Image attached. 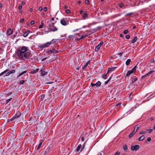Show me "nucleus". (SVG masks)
I'll use <instances>...</instances> for the list:
<instances>
[{
	"instance_id": "nucleus-54",
	"label": "nucleus",
	"mask_w": 155,
	"mask_h": 155,
	"mask_svg": "<svg viewBox=\"0 0 155 155\" xmlns=\"http://www.w3.org/2000/svg\"><path fill=\"white\" fill-rule=\"evenodd\" d=\"M132 93H133L132 92L130 94V95H129V97L131 99V98H132V95H132Z\"/></svg>"
},
{
	"instance_id": "nucleus-49",
	"label": "nucleus",
	"mask_w": 155,
	"mask_h": 155,
	"mask_svg": "<svg viewBox=\"0 0 155 155\" xmlns=\"http://www.w3.org/2000/svg\"><path fill=\"white\" fill-rule=\"evenodd\" d=\"M126 38L127 39H129L130 38V36L129 35H127L125 36Z\"/></svg>"
},
{
	"instance_id": "nucleus-60",
	"label": "nucleus",
	"mask_w": 155,
	"mask_h": 155,
	"mask_svg": "<svg viewBox=\"0 0 155 155\" xmlns=\"http://www.w3.org/2000/svg\"><path fill=\"white\" fill-rule=\"evenodd\" d=\"M30 23L31 25H33L35 23V21H32Z\"/></svg>"
},
{
	"instance_id": "nucleus-32",
	"label": "nucleus",
	"mask_w": 155,
	"mask_h": 155,
	"mask_svg": "<svg viewBox=\"0 0 155 155\" xmlns=\"http://www.w3.org/2000/svg\"><path fill=\"white\" fill-rule=\"evenodd\" d=\"M42 144V143H40L38 145V147H37V150H39V149H40V147H41V145Z\"/></svg>"
},
{
	"instance_id": "nucleus-44",
	"label": "nucleus",
	"mask_w": 155,
	"mask_h": 155,
	"mask_svg": "<svg viewBox=\"0 0 155 155\" xmlns=\"http://www.w3.org/2000/svg\"><path fill=\"white\" fill-rule=\"evenodd\" d=\"M12 98H9L6 101V104H7L9 102H10L11 100H12Z\"/></svg>"
},
{
	"instance_id": "nucleus-11",
	"label": "nucleus",
	"mask_w": 155,
	"mask_h": 155,
	"mask_svg": "<svg viewBox=\"0 0 155 155\" xmlns=\"http://www.w3.org/2000/svg\"><path fill=\"white\" fill-rule=\"evenodd\" d=\"M101 46H100V45H98L97 46H96L95 48V51L96 52H97L100 49Z\"/></svg>"
},
{
	"instance_id": "nucleus-20",
	"label": "nucleus",
	"mask_w": 155,
	"mask_h": 155,
	"mask_svg": "<svg viewBox=\"0 0 155 155\" xmlns=\"http://www.w3.org/2000/svg\"><path fill=\"white\" fill-rule=\"evenodd\" d=\"M132 73H133L130 70L128 71L126 74V77H129L130 75Z\"/></svg>"
},
{
	"instance_id": "nucleus-34",
	"label": "nucleus",
	"mask_w": 155,
	"mask_h": 155,
	"mask_svg": "<svg viewBox=\"0 0 155 155\" xmlns=\"http://www.w3.org/2000/svg\"><path fill=\"white\" fill-rule=\"evenodd\" d=\"M55 42V41L54 39H52L50 42H49V43L50 44V45L54 43Z\"/></svg>"
},
{
	"instance_id": "nucleus-21",
	"label": "nucleus",
	"mask_w": 155,
	"mask_h": 155,
	"mask_svg": "<svg viewBox=\"0 0 155 155\" xmlns=\"http://www.w3.org/2000/svg\"><path fill=\"white\" fill-rule=\"evenodd\" d=\"M153 72V71H150L148 73L146 74H145V75L142 76L141 77L142 78H144L145 77H146L148 75L152 73Z\"/></svg>"
},
{
	"instance_id": "nucleus-37",
	"label": "nucleus",
	"mask_w": 155,
	"mask_h": 155,
	"mask_svg": "<svg viewBox=\"0 0 155 155\" xmlns=\"http://www.w3.org/2000/svg\"><path fill=\"white\" fill-rule=\"evenodd\" d=\"M45 97V95L44 94L41 95V100L42 101L44 99Z\"/></svg>"
},
{
	"instance_id": "nucleus-64",
	"label": "nucleus",
	"mask_w": 155,
	"mask_h": 155,
	"mask_svg": "<svg viewBox=\"0 0 155 155\" xmlns=\"http://www.w3.org/2000/svg\"><path fill=\"white\" fill-rule=\"evenodd\" d=\"M145 133H146V132H144V131H142V132H140V134H145Z\"/></svg>"
},
{
	"instance_id": "nucleus-14",
	"label": "nucleus",
	"mask_w": 155,
	"mask_h": 155,
	"mask_svg": "<svg viewBox=\"0 0 155 155\" xmlns=\"http://www.w3.org/2000/svg\"><path fill=\"white\" fill-rule=\"evenodd\" d=\"M39 70V69L37 68L35 70H33L31 71V74H34L36 73V72H38V71Z\"/></svg>"
},
{
	"instance_id": "nucleus-5",
	"label": "nucleus",
	"mask_w": 155,
	"mask_h": 155,
	"mask_svg": "<svg viewBox=\"0 0 155 155\" xmlns=\"http://www.w3.org/2000/svg\"><path fill=\"white\" fill-rule=\"evenodd\" d=\"M58 30V28L55 27L54 26H52V27L50 28L49 31H52L53 32H54L56 31H57Z\"/></svg>"
},
{
	"instance_id": "nucleus-4",
	"label": "nucleus",
	"mask_w": 155,
	"mask_h": 155,
	"mask_svg": "<svg viewBox=\"0 0 155 155\" xmlns=\"http://www.w3.org/2000/svg\"><path fill=\"white\" fill-rule=\"evenodd\" d=\"M60 23L62 25L65 26L67 25V22L64 18L62 19L60 21Z\"/></svg>"
},
{
	"instance_id": "nucleus-31",
	"label": "nucleus",
	"mask_w": 155,
	"mask_h": 155,
	"mask_svg": "<svg viewBox=\"0 0 155 155\" xmlns=\"http://www.w3.org/2000/svg\"><path fill=\"white\" fill-rule=\"evenodd\" d=\"M41 25L39 26V28H41L43 27V21H41Z\"/></svg>"
},
{
	"instance_id": "nucleus-22",
	"label": "nucleus",
	"mask_w": 155,
	"mask_h": 155,
	"mask_svg": "<svg viewBox=\"0 0 155 155\" xmlns=\"http://www.w3.org/2000/svg\"><path fill=\"white\" fill-rule=\"evenodd\" d=\"M8 71H9V70H8V69L4 71L3 72H2L0 74V76H1L3 75L4 74H5Z\"/></svg>"
},
{
	"instance_id": "nucleus-19",
	"label": "nucleus",
	"mask_w": 155,
	"mask_h": 155,
	"mask_svg": "<svg viewBox=\"0 0 155 155\" xmlns=\"http://www.w3.org/2000/svg\"><path fill=\"white\" fill-rule=\"evenodd\" d=\"M144 135H142L139 137L138 140L139 141H141L143 140L144 139Z\"/></svg>"
},
{
	"instance_id": "nucleus-51",
	"label": "nucleus",
	"mask_w": 155,
	"mask_h": 155,
	"mask_svg": "<svg viewBox=\"0 0 155 155\" xmlns=\"http://www.w3.org/2000/svg\"><path fill=\"white\" fill-rule=\"evenodd\" d=\"M151 140V138L150 137H148L147 139V141L148 142H150Z\"/></svg>"
},
{
	"instance_id": "nucleus-59",
	"label": "nucleus",
	"mask_w": 155,
	"mask_h": 155,
	"mask_svg": "<svg viewBox=\"0 0 155 155\" xmlns=\"http://www.w3.org/2000/svg\"><path fill=\"white\" fill-rule=\"evenodd\" d=\"M47 59V58H42V60H41V61H44Z\"/></svg>"
},
{
	"instance_id": "nucleus-8",
	"label": "nucleus",
	"mask_w": 155,
	"mask_h": 155,
	"mask_svg": "<svg viewBox=\"0 0 155 155\" xmlns=\"http://www.w3.org/2000/svg\"><path fill=\"white\" fill-rule=\"evenodd\" d=\"M86 11H84L83 12V17L84 19H85V18H87L88 17V15L86 13Z\"/></svg>"
},
{
	"instance_id": "nucleus-25",
	"label": "nucleus",
	"mask_w": 155,
	"mask_h": 155,
	"mask_svg": "<svg viewBox=\"0 0 155 155\" xmlns=\"http://www.w3.org/2000/svg\"><path fill=\"white\" fill-rule=\"evenodd\" d=\"M133 14V13L131 12L130 13H129L126 14L125 15V17H130L131 15Z\"/></svg>"
},
{
	"instance_id": "nucleus-12",
	"label": "nucleus",
	"mask_w": 155,
	"mask_h": 155,
	"mask_svg": "<svg viewBox=\"0 0 155 155\" xmlns=\"http://www.w3.org/2000/svg\"><path fill=\"white\" fill-rule=\"evenodd\" d=\"M116 68V67H113L110 68L108 70L107 73V74L109 73V72L111 71H113Z\"/></svg>"
},
{
	"instance_id": "nucleus-2",
	"label": "nucleus",
	"mask_w": 155,
	"mask_h": 155,
	"mask_svg": "<svg viewBox=\"0 0 155 155\" xmlns=\"http://www.w3.org/2000/svg\"><path fill=\"white\" fill-rule=\"evenodd\" d=\"M140 148V146L138 145H136L134 146H132L131 147V149L132 151L137 150Z\"/></svg>"
},
{
	"instance_id": "nucleus-47",
	"label": "nucleus",
	"mask_w": 155,
	"mask_h": 155,
	"mask_svg": "<svg viewBox=\"0 0 155 155\" xmlns=\"http://www.w3.org/2000/svg\"><path fill=\"white\" fill-rule=\"evenodd\" d=\"M65 12L68 13H71V11L68 9H67L65 10Z\"/></svg>"
},
{
	"instance_id": "nucleus-43",
	"label": "nucleus",
	"mask_w": 155,
	"mask_h": 155,
	"mask_svg": "<svg viewBox=\"0 0 155 155\" xmlns=\"http://www.w3.org/2000/svg\"><path fill=\"white\" fill-rule=\"evenodd\" d=\"M25 82V81L24 80L20 81L19 82V84L20 85L21 84H23V83H24Z\"/></svg>"
},
{
	"instance_id": "nucleus-62",
	"label": "nucleus",
	"mask_w": 155,
	"mask_h": 155,
	"mask_svg": "<svg viewBox=\"0 0 155 155\" xmlns=\"http://www.w3.org/2000/svg\"><path fill=\"white\" fill-rule=\"evenodd\" d=\"M101 26H99L97 28L98 29V30H100L101 29Z\"/></svg>"
},
{
	"instance_id": "nucleus-18",
	"label": "nucleus",
	"mask_w": 155,
	"mask_h": 155,
	"mask_svg": "<svg viewBox=\"0 0 155 155\" xmlns=\"http://www.w3.org/2000/svg\"><path fill=\"white\" fill-rule=\"evenodd\" d=\"M123 147L124 150L125 151L127 152V145L126 144H124L123 145Z\"/></svg>"
},
{
	"instance_id": "nucleus-38",
	"label": "nucleus",
	"mask_w": 155,
	"mask_h": 155,
	"mask_svg": "<svg viewBox=\"0 0 155 155\" xmlns=\"http://www.w3.org/2000/svg\"><path fill=\"white\" fill-rule=\"evenodd\" d=\"M52 27V24H51V23H49V25L47 27L48 28H49L50 30V28H51V27Z\"/></svg>"
},
{
	"instance_id": "nucleus-1",
	"label": "nucleus",
	"mask_w": 155,
	"mask_h": 155,
	"mask_svg": "<svg viewBox=\"0 0 155 155\" xmlns=\"http://www.w3.org/2000/svg\"><path fill=\"white\" fill-rule=\"evenodd\" d=\"M15 54L20 59L24 60L25 58H28L31 56V51L25 46L17 49Z\"/></svg>"
},
{
	"instance_id": "nucleus-30",
	"label": "nucleus",
	"mask_w": 155,
	"mask_h": 155,
	"mask_svg": "<svg viewBox=\"0 0 155 155\" xmlns=\"http://www.w3.org/2000/svg\"><path fill=\"white\" fill-rule=\"evenodd\" d=\"M38 47L40 48H45V47L44 45V44H43V45H41L39 46Z\"/></svg>"
},
{
	"instance_id": "nucleus-23",
	"label": "nucleus",
	"mask_w": 155,
	"mask_h": 155,
	"mask_svg": "<svg viewBox=\"0 0 155 155\" xmlns=\"http://www.w3.org/2000/svg\"><path fill=\"white\" fill-rule=\"evenodd\" d=\"M137 37H135L132 40L131 43H135L137 40Z\"/></svg>"
},
{
	"instance_id": "nucleus-50",
	"label": "nucleus",
	"mask_w": 155,
	"mask_h": 155,
	"mask_svg": "<svg viewBox=\"0 0 155 155\" xmlns=\"http://www.w3.org/2000/svg\"><path fill=\"white\" fill-rule=\"evenodd\" d=\"M119 6L121 8H122L124 6V5L122 3L119 4Z\"/></svg>"
},
{
	"instance_id": "nucleus-28",
	"label": "nucleus",
	"mask_w": 155,
	"mask_h": 155,
	"mask_svg": "<svg viewBox=\"0 0 155 155\" xmlns=\"http://www.w3.org/2000/svg\"><path fill=\"white\" fill-rule=\"evenodd\" d=\"M44 45L45 47H48L50 45V44L49 43V42H48L44 44Z\"/></svg>"
},
{
	"instance_id": "nucleus-52",
	"label": "nucleus",
	"mask_w": 155,
	"mask_h": 155,
	"mask_svg": "<svg viewBox=\"0 0 155 155\" xmlns=\"http://www.w3.org/2000/svg\"><path fill=\"white\" fill-rule=\"evenodd\" d=\"M42 10V7H40L39 8L38 10L41 11Z\"/></svg>"
},
{
	"instance_id": "nucleus-57",
	"label": "nucleus",
	"mask_w": 155,
	"mask_h": 155,
	"mask_svg": "<svg viewBox=\"0 0 155 155\" xmlns=\"http://www.w3.org/2000/svg\"><path fill=\"white\" fill-rule=\"evenodd\" d=\"M120 154V152L119 151L117 152L114 155H119Z\"/></svg>"
},
{
	"instance_id": "nucleus-33",
	"label": "nucleus",
	"mask_w": 155,
	"mask_h": 155,
	"mask_svg": "<svg viewBox=\"0 0 155 155\" xmlns=\"http://www.w3.org/2000/svg\"><path fill=\"white\" fill-rule=\"evenodd\" d=\"M97 85L98 87H99L101 85V83L99 81H98L97 82Z\"/></svg>"
},
{
	"instance_id": "nucleus-35",
	"label": "nucleus",
	"mask_w": 155,
	"mask_h": 155,
	"mask_svg": "<svg viewBox=\"0 0 155 155\" xmlns=\"http://www.w3.org/2000/svg\"><path fill=\"white\" fill-rule=\"evenodd\" d=\"M16 118L14 116V117H12V118H11L10 119L8 120V122H10L12 121L13 120H14Z\"/></svg>"
},
{
	"instance_id": "nucleus-61",
	"label": "nucleus",
	"mask_w": 155,
	"mask_h": 155,
	"mask_svg": "<svg viewBox=\"0 0 155 155\" xmlns=\"http://www.w3.org/2000/svg\"><path fill=\"white\" fill-rule=\"evenodd\" d=\"M10 74L9 72H8L6 74V75L5 76H8Z\"/></svg>"
},
{
	"instance_id": "nucleus-39",
	"label": "nucleus",
	"mask_w": 155,
	"mask_h": 155,
	"mask_svg": "<svg viewBox=\"0 0 155 155\" xmlns=\"http://www.w3.org/2000/svg\"><path fill=\"white\" fill-rule=\"evenodd\" d=\"M128 32V30H126L124 31L123 32V33L124 34H127Z\"/></svg>"
},
{
	"instance_id": "nucleus-46",
	"label": "nucleus",
	"mask_w": 155,
	"mask_h": 155,
	"mask_svg": "<svg viewBox=\"0 0 155 155\" xmlns=\"http://www.w3.org/2000/svg\"><path fill=\"white\" fill-rule=\"evenodd\" d=\"M107 74H105V75H102V77H103V78L104 79H106V78H107Z\"/></svg>"
},
{
	"instance_id": "nucleus-16",
	"label": "nucleus",
	"mask_w": 155,
	"mask_h": 155,
	"mask_svg": "<svg viewBox=\"0 0 155 155\" xmlns=\"http://www.w3.org/2000/svg\"><path fill=\"white\" fill-rule=\"evenodd\" d=\"M81 147H82V145H81V144H79L78 145V147H77V149L75 150L76 152H78V151H79V150H80V149Z\"/></svg>"
},
{
	"instance_id": "nucleus-10",
	"label": "nucleus",
	"mask_w": 155,
	"mask_h": 155,
	"mask_svg": "<svg viewBox=\"0 0 155 155\" xmlns=\"http://www.w3.org/2000/svg\"><path fill=\"white\" fill-rule=\"evenodd\" d=\"M13 30L11 29H9L7 31V34L8 35H10L12 34Z\"/></svg>"
},
{
	"instance_id": "nucleus-7",
	"label": "nucleus",
	"mask_w": 155,
	"mask_h": 155,
	"mask_svg": "<svg viewBox=\"0 0 155 155\" xmlns=\"http://www.w3.org/2000/svg\"><path fill=\"white\" fill-rule=\"evenodd\" d=\"M41 74L42 76H44L47 74V72H45L44 70L41 69L40 70Z\"/></svg>"
},
{
	"instance_id": "nucleus-3",
	"label": "nucleus",
	"mask_w": 155,
	"mask_h": 155,
	"mask_svg": "<svg viewBox=\"0 0 155 155\" xmlns=\"http://www.w3.org/2000/svg\"><path fill=\"white\" fill-rule=\"evenodd\" d=\"M58 51L54 49V48H52V50H49L47 51L46 53L47 54L49 53H54L56 54L58 53Z\"/></svg>"
},
{
	"instance_id": "nucleus-9",
	"label": "nucleus",
	"mask_w": 155,
	"mask_h": 155,
	"mask_svg": "<svg viewBox=\"0 0 155 155\" xmlns=\"http://www.w3.org/2000/svg\"><path fill=\"white\" fill-rule=\"evenodd\" d=\"M90 61H88L86 62L85 65H84V66L83 67H82L83 70H85V69L87 67V65H88V64L90 63Z\"/></svg>"
},
{
	"instance_id": "nucleus-15",
	"label": "nucleus",
	"mask_w": 155,
	"mask_h": 155,
	"mask_svg": "<svg viewBox=\"0 0 155 155\" xmlns=\"http://www.w3.org/2000/svg\"><path fill=\"white\" fill-rule=\"evenodd\" d=\"M30 33L29 31H27L26 32H25L23 35V36L24 37H27L28 34Z\"/></svg>"
},
{
	"instance_id": "nucleus-55",
	"label": "nucleus",
	"mask_w": 155,
	"mask_h": 155,
	"mask_svg": "<svg viewBox=\"0 0 155 155\" xmlns=\"http://www.w3.org/2000/svg\"><path fill=\"white\" fill-rule=\"evenodd\" d=\"M104 42H103V41H101L99 44H98V45H100V46H101L102 45H103V44Z\"/></svg>"
},
{
	"instance_id": "nucleus-58",
	"label": "nucleus",
	"mask_w": 155,
	"mask_h": 155,
	"mask_svg": "<svg viewBox=\"0 0 155 155\" xmlns=\"http://www.w3.org/2000/svg\"><path fill=\"white\" fill-rule=\"evenodd\" d=\"M43 10L45 12H46L47 11V8L46 7H45L43 8Z\"/></svg>"
},
{
	"instance_id": "nucleus-53",
	"label": "nucleus",
	"mask_w": 155,
	"mask_h": 155,
	"mask_svg": "<svg viewBox=\"0 0 155 155\" xmlns=\"http://www.w3.org/2000/svg\"><path fill=\"white\" fill-rule=\"evenodd\" d=\"M22 5H20L18 7V9L20 10H21L22 8Z\"/></svg>"
},
{
	"instance_id": "nucleus-45",
	"label": "nucleus",
	"mask_w": 155,
	"mask_h": 155,
	"mask_svg": "<svg viewBox=\"0 0 155 155\" xmlns=\"http://www.w3.org/2000/svg\"><path fill=\"white\" fill-rule=\"evenodd\" d=\"M130 71L133 73L134 72H135L136 71V69H135V68H133Z\"/></svg>"
},
{
	"instance_id": "nucleus-13",
	"label": "nucleus",
	"mask_w": 155,
	"mask_h": 155,
	"mask_svg": "<svg viewBox=\"0 0 155 155\" xmlns=\"http://www.w3.org/2000/svg\"><path fill=\"white\" fill-rule=\"evenodd\" d=\"M135 131H133L129 135V138H131L135 134L134 132H135Z\"/></svg>"
},
{
	"instance_id": "nucleus-48",
	"label": "nucleus",
	"mask_w": 155,
	"mask_h": 155,
	"mask_svg": "<svg viewBox=\"0 0 155 155\" xmlns=\"http://www.w3.org/2000/svg\"><path fill=\"white\" fill-rule=\"evenodd\" d=\"M85 3L87 5H88L89 4V2L88 0H85Z\"/></svg>"
},
{
	"instance_id": "nucleus-36",
	"label": "nucleus",
	"mask_w": 155,
	"mask_h": 155,
	"mask_svg": "<svg viewBox=\"0 0 155 155\" xmlns=\"http://www.w3.org/2000/svg\"><path fill=\"white\" fill-rule=\"evenodd\" d=\"M111 78V77H110L108 79V80L107 81H105V84H107L110 81V80Z\"/></svg>"
},
{
	"instance_id": "nucleus-29",
	"label": "nucleus",
	"mask_w": 155,
	"mask_h": 155,
	"mask_svg": "<svg viewBox=\"0 0 155 155\" xmlns=\"http://www.w3.org/2000/svg\"><path fill=\"white\" fill-rule=\"evenodd\" d=\"M153 130V129H148L146 130V131H147L146 132H148V133H150Z\"/></svg>"
},
{
	"instance_id": "nucleus-27",
	"label": "nucleus",
	"mask_w": 155,
	"mask_h": 155,
	"mask_svg": "<svg viewBox=\"0 0 155 155\" xmlns=\"http://www.w3.org/2000/svg\"><path fill=\"white\" fill-rule=\"evenodd\" d=\"M91 86L92 87H98L97 85V83L95 84H93V83H91Z\"/></svg>"
},
{
	"instance_id": "nucleus-6",
	"label": "nucleus",
	"mask_w": 155,
	"mask_h": 155,
	"mask_svg": "<svg viewBox=\"0 0 155 155\" xmlns=\"http://www.w3.org/2000/svg\"><path fill=\"white\" fill-rule=\"evenodd\" d=\"M140 127V125L139 124H137L135 126L133 130L135 131V132H134L135 133L137 131V130Z\"/></svg>"
},
{
	"instance_id": "nucleus-24",
	"label": "nucleus",
	"mask_w": 155,
	"mask_h": 155,
	"mask_svg": "<svg viewBox=\"0 0 155 155\" xmlns=\"http://www.w3.org/2000/svg\"><path fill=\"white\" fill-rule=\"evenodd\" d=\"M131 61V60L130 59H128L126 62V64L128 66L129 65Z\"/></svg>"
},
{
	"instance_id": "nucleus-56",
	"label": "nucleus",
	"mask_w": 155,
	"mask_h": 155,
	"mask_svg": "<svg viewBox=\"0 0 155 155\" xmlns=\"http://www.w3.org/2000/svg\"><path fill=\"white\" fill-rule=\"evenodd\" d=\"M2 51H3V49L1 48H0V54L1 53H2Z\"/></svg>"
},
{
	"instance_id": "nucleus-26",
	"label": "nucleus",
	"mask_w": 155,
	"mask_h": 155,
	"mask_svg": "<svg viewBox=\"0 0 155 155\" xmlns=\"http://www.w3.org/2000/svg\"><path fill=\"white\" fill-rule=\"evenodd\" d=\"M27 70H25L23 71L22 72L20 73L19 74V75L17 76V77H19L21 76L23 74H25L27 72Z\"/></svg>"
},
{
	"instance_id": "nucleus-17",
	"label": "nucleus",
	"mask_w": 155,
	"mask_h": 155,
	"mask_svg": "<svg viewBox=\"0 0 155 155\" xmlns=\"http://www.w3.org/2000/svg\"><path fill=\"white\" fill-rule=\"evenodd\" d=\"M21 115V113L19 112H17L15 115L14 117L16 118L19 117Z\"/></svg>"
},
{
	"instance_id": "nucleus-40",
	"label": "nucleus",
	"mask_w": 155,
	"mask_h": 155,
	"mask_svg": "<svg viewBox=\"0 0 155 155\" xmlns=\"http://www.w3.org/2000/svg\"><path fill=\"white\" fill-rule=\"evenodd\" d=\"M10 74H13L15 72V70H13L11 71H9Z\"/></svg>"
},
{
	"instance_id": "nucleus-63",
	"label": "nucleus",
	"mask_w": 155,
	"mask_h": 155,
	"mask_svg": "<svg viewBox=\"0 0 155 155\" xmlns=\"http://www.w3.org/2000/svg\"><path fill=\"white\" fill-rule=\"evenodd\" d=\"M121 104V103H118L117 104H116V106H118L120 105Z\"/></svg>"
},
{
	"instance_id": "nucleus-41",
	"label": "nucleus",
	"mask_w": 155,
	"mask_h": 155,
	"mask_svg": "<svg viewBox=\"0 0 155 155\" xmlns=\"http://www.w3.org/2000/svg\"><path fill=\"white\" fill-rule=\"evenodd\" d=\"M137 80V78H133L132 81V83H134V82H135Z\"/></svg>"
},
{
	"instance_id": "nucleus-42",
	"label": "nucleus",
	"mask_w": 155,
	"mask_h": 155,
	"mask_svg": "<svg viewBox=\"0 0 155 155\" xmlns=\"http://www.w3.org/2000/svg\"><path fill=\"white\" fill-rule=\"evenodd\" d=\"M87 35H82L81 36V37L83 39L84 38H85L86 37H87Z\"/></svg>"
}]
</instances>
